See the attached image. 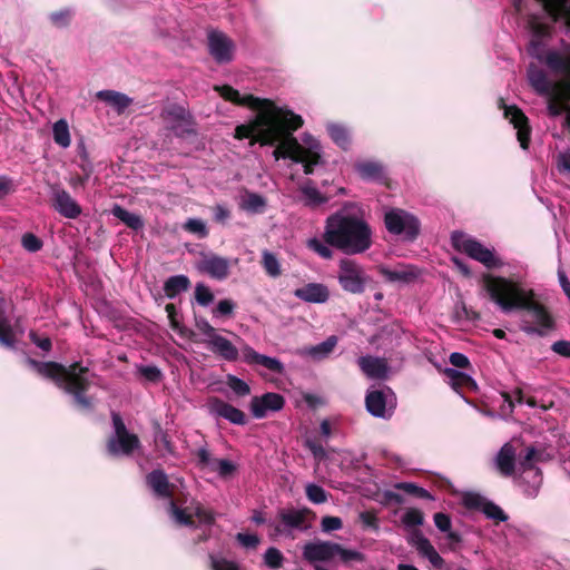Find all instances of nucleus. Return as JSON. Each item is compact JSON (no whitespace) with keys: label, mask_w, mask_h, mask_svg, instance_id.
Segmentation results:
<instances>
[{"label":"nucleus","mask_w":570,"mask_h":570,"mask_svg":"<svg viewBox=\"0 0 570 570\" xmlns=\"http://www.w3.org/2000/svg\"><path fill=\"white\" fill-rule=\"evenodd\" d=\"M548 98V112L552 117L560 116L564 111H567L566 102L559 97L558 89H556V94Z\"/></svg>","instance_id":"nucleus-52"},{"label":"nucleus","mask_w":570,"mask_h":570,"mask_svg":"<svg viewBox=\"0 0 570 570\" xmlns=\"http://www.w3.org/2000/svg\"><path fill=\"white\" fill-rule=\"evenodd\" d=\"M464 503L470 509L480 510L488 519L502 522L508 519L504 511L495 503L487 500L484 497L475 493H469L464 497Z\"/></svg>","instance_id":"nucleus-19"},{"label":"nucleus","mask_w":570,"mask_h":570,"mask_svg":"<svg viewBox=\"0 0 570 570\" xmlns=\"http://www.w3.org/2000/svg\"><path fill=\"white\" fill-rule=\"evenodd\" d=\"M184 229L190 234L197 235L199 238H205L208 235L206 223L199 218H189L184 224Z\"/></svg>","instance_id":"nucleus-49"},{"label":"nucleus","mask_w":570,"mask_h":570,"mask_svg":"<svg viewBox=\"0 0 570 570\" xmlns=\"http://www.w3.org/2000/svg\"><path fill=\"white\" fill-rule=\"evenodd\" d=\"M216 90L219 91L220 96L227 100L237 101L242 105L249 104V97L245 96L242 98V100H239L238 91L234 90L230 87H220V88L217 87Z\"/></svg>","instance_id":"nucleus-57"},{"label":"nucleus","mask_w":570,"mask_h":570,"mask_svg":"<svg viewBox=\"0 0 570 570\" xmlns=\"http://www.w3.org/2000/svg\"><path fill=\"white\" fill-rule=\"evenodd\" d=\"M97 98L111 106L118 114H122L132 102L130 97L115 90H100Z\"/></svg>","instance_id":"nucleus-37"},{"label":"nucleus","mask_w":570,"mask_h":570,"mask_svg":"<svg viewBox=\"0 0 570 570\" xmlns=\"http://www.w3.org/2000/svg\"><path fill=\"white\" fill-rule=\"evenodd\" d=\"M556 165L560 174L570 176V150L559 153Z\"/></svg>","instance_id":"nucleus-58"},{"label":"nucleus","mask_w":570,"mask_h":570,"mask_svg":"<svg viewBox=\"0 0 570 570\" xmlns=\"http://www.w3.org/2000/svg\"><path fill=\"white\" fill-rule=\"evenodd\" d=\"M412 543L417 552L425 559L429 560L431 566L438 570L444 567V560L432 546V543L421 533H415L412 538Z\"/></svg>","instance_id":"nucleus-27"},{"label":"nucleus","mask_w":570,"mask_h":570,"mask_svg":"<svg viewBox=\"0 0 570 570\" xmlns=\"http://www.w3.org/2000/svg\"><path fill=\"white\" fill-rule=\"evenodd\" d=\"M537 454V451L534 448H528L525 456L523 461L521 462L522 469H523V479L532 478L533 483L532 485L525 490L528 495L535 497L539 492V488L542 482L541 478V471L532 465V461L534 460V456Z\"/></svg>","instance_id":"nucleus-32"},{"label":"nucleus","mask_w":570,"mask_h":570,"mask_svg":"<svg viewBox=\"0 0 570 570\" xmlns=\"http://www.w3.org/2000/svg\"><path fill=\"white\" fill-rule=\"evenodd\" d=\"M302 194V200L304 205L316 208L323 204H326L331 199V195L322 194L312 183L307 180L299 187Z\"/></svg>","instance_id":"nucleus-36"},{"label":"nucleus","mask_w":570,"mask_h":570,"mask_svg":"<svg viewBox=\"0 0 570 570\" xmlns=\"http://www.w3.org/2000/svg\"><path fill=\"white\" fill-rule=\"evenodd\" d=\"M55 142L61 148H68L71 144L70 130L67 120L59 119L52 126Z\"/></svg>","instance_id":"nucleus-44"},{"label":"nucleus","mask_w":570,"mask_h":570,"mask_svg":"<svg viewBox=\"0 0 570 570\" xmlns=\"http://www.w3.org/2000/svg\"><path fill=\"white\" fill-rule=\"evenodd\" d=\"M165 128L176 136H185L193 131L190 114L179 105H169L160 114Z\"/></svg>","instance_id":"nucleus-12"},{"label":"nucleus","mask_w":570,"mask_h":570,"mask_svg":"<svg viewBox=\"0 0 570 570\" xmlns=\"http://www.w3.org/2000/svg\"><path fill=\"white\" fill-rule=\"evenodd\" d=\"M355 170L365 180H381L384 176L382 164L374 160H363L355 164Z\"/></svg>","instance_id":"nucleus-40"},{"label":"nucleus","mask_w":570,"mask_h":570,"mask_svg":"<svg viewBox=\"0 0 570 570\" xmlns=\"http://www.w3.org/2000/svg\"><path fill=\"white\" fill-rule=\"evenodd\" d=\"M264 561L269 568L277 569L282 566L283 554L278 549L269 548L264 554Z\"/></svg>","instance_id":"nucleus-54"},{"label":"nucleus","mask_w":570,"mask_h":570,"mask_svg":"<svg viewBox=\"0 0 570 570\" xmlns=\"http://www.w3.org/2000/svg\"><path fill=\"white\" fill-rule=\"evenodd\" d=\"M338 342L337 336L331 335L325 341L316 345L303 346L296 351L301 357L311 358L315 362H321L327 358L336 347Z\"/></svg>","instance_id":"nucleus-22"},{"label":"nucleus","mask_w":570,"mask_h":570,"mask_svg":"<svg viewBox=\"0 0 570 570\" xmlns=\"http://www.w3.org/2000/svg\"><path fill=\"white\" fill-rule=\"evenodd\" d=\"M311 511L308 509H285L279 512V523L276 531L282 534L293 535L295 531L305 532L311 529Z\"/></svg>","instance_id":"nucleus-13"},{"label":"nucleus","mask_w":570,"mask_h":570,"mask_svg":"<svg viewBox=\"0 0 570 570\" xmlns=\"http://www.w3.org/2000/svg\"><path fill=\"white\" fill-rule=\"evenodd\" d=\"M386 230L404 242H413L421 230L419 218L401 208H390L384 214Z\"/></svg>","instance_id":"nucleus-8"},{"label":"nucleus","mask_w":570,"mask_h":570,"mask_svg":"<svg viewBox=\"0 0 570 570\" xmlns=\"http://www.w3.org/2000/svg\"><path fill=\"white\" fill-rule=\"evenodd\" d=\"M338 543L331 541L308 542L303 548V558L309 563L328 562L335 559Z\"/></svg>","instance_id":"nucleus-15"},{"label":"nucleus","mask_w":570,"mask_h":570,"mask_svg":"<svg viewBox=\"0 0 570 570\" xmlns=\"http://www.w3.org/2000/svg\"><path fill=\"white\" fill-rule=\"evenodd\" d=\"M515 12L523 19L529 30V19H563L570 27V0H513Z\"/></svg>","instance_id":"nucleus-6"},{"label":"nucleus","mask_w":570,"mask_h":570,"mask_svg":"<svg viewBox=\"0 0 570 570\" xmlns=\"http://www.w3.org/2000/svg\"><path fill=\"white\" fill-rule=\"evenodd\" d=\"M451 240L455 249L481 263L487 268H497L503 265L493 248L484 246L481 242L462 232H454Z\"/></svg>","instance_id":"nucleus-7"},{"label":"nucleus","mask_w":570,"mask_h":570,"mask_svg":"<svg viewBox=\"0 0 570 570\" xmlns=\"http://www.w3.org/2000/svg\"><path fill=\"white\" fill-rule=\"evenodd\" d=\"M190 285V282L187 276L185 275H176L169 277L165 285L164 291L167 297L173 298L176 295H178L181 292H185L188 289Z\"/></svg>","instance_id":"nucleus-43"},{"label":"nucleus","mask_w":570,"mask_h":570,"mask_svg":"<svg viewBox=\"0 0 570 570\" xmlns=\"http://www.w3.org/2000/svg\"><path fill=\"white\" fill-rule=\"evenodd\" d=\"M294 296L306 303L324 304L330 298V289L322 283H308L296 288Z\"/></svg>","instance_id":"nucleus-23"},{"label":"nucleus","mask_w":570,"mask_h":570,"mask_svg":"<svg viewBox=\"0 0 570 570\" xmlns=\"http://www.w3.org/2000/svg\"><path fill=\"white\" fill-rule=\"evenodd\" d=\"M434 523L435 527L442 532H448L451 530V519L443 512H438L434 514Z\"/></svg>","instance_id":"nucleus-63"},{"label":"nucleus","mask_w":570,"mask_h":570,"mask_svg":"<svg viewBox=\"0 0 570 570\" xmlns=\"http://www.w3.org/2000/svg\"><path fill=\"white\" fill-rule=\"evenodd\" d=\"M357 364L361 371L370 379L383 380L387 376L389 365L384 358L365 355L358 357Z\"/></svg>","instance_id":"nucleus-25"},{"label":"nucleus","mask_w":570,"mask_h":570,"mask_svg":"<svg viewBox=\"0 0 570 570\" xmlns=\"http://www.w3.org/2000/svg\"><path fill=\"white\" fill-rule=\"evenodd\" d=\"M207 346L226 360H234L237 356L236 347L225 337L215 334L210 340H205Z\"/></svg>","instance_id":"nucleus-39"},{"label":"nucleus","mask_w":570,"mask_h":570,"mask_svg":"<svg viewBox=\"0 0 570 570\" xmlns=\"http://www.w3.org/2000/svg\"><path fill=\"white\" fill-rule=\"evenodd\" d=\"M500 108L504 111V117L513 125L517 129V137L522 149H527L530 139V128L528 126V118L524 114L515 106H507L502 99H500Z\"/></svg>","instance_id":"nucleus-16"},{"label":"nucleus","mask_w":570,"mask_h":570,"mask_svg":"<svg viewBox=\"0 0 570 570\" xmlns=\"http://www.w3.org/2000/svg\"><path fill=\"white\" fill-rule=\"evenodd\" d=\"M285 400L278 393L268 392L262 396L252 397V416L263 419L274 412L281 411Z\"/></svg>","instance_id":"nucleus-17"},{"label":"nucleus","mask_w":570,"mask_h":570,"mask_svg":"<svg viewBox=\"0 0 570 570\" xmlns=\"http://www.w3.org/2000/svg\"><path fill=\"white\" fill-rule=\"evenodd\" d=\"M551 350L560 356L570 357V342L560 340L552 344Z\"/></svg>","instance_id":"nucleus-64"},{"label":"nucleus","mask_w":570,"mask_h":570,"mask_svg":"<svg viewBox=\"0 0 570 570\" xmlns=\"http://www.w3.org/2000/svg\"><path fill=\"white\" fill-rule=\"evenodd\" d=\"M423 514L416 509L406 511L403 515V522L407 527H417L423 523Z\"/></svg>","instance_id":"nucleus-59"},{"label":"nucleus","mask_w":570,"mask_h":570,"mask_svg":"<svg viewBox=\"0 0 570 570\" xmlns=\"http://www.w3.org/2000/svg\"><path fill=\"white\" fill-rule=\"evenodd\" d=\"M53 206L62 216L76 218L81 214V208L77 202L63 189H55Z\"/></svg>","instance_id":"nucleus-31"},{"label":"nucleus","mask_w":570,"mask_h":570,"mask_svg":"<svg viewBox=\"0 0 570 570\" xmlns=\"http://www.w3.org/2000/svg\"><path fill=\"white\" fill-rule=\"evenodd\" d=\"M412 543L417 552L425 559L429 560L431 566L438 570L444 567V560L432 546V543L421 533H415L412 538Z\"/></svg>","instance_id":"nucleus-29"},{"label":"nucleus","mask_w":570,"mask_h":570,"mask_svg":"<svg viewBox=\"0 0 570 570\" xmlns=\"http://www.w3.org/2000/svg\"><path fill=\"white\" fill-rule=\"evenodd\" d=\"M305 491L307 499L315 504H321L327 501L326 491L315 483H308Z\"/></svg>","instance_id":"nucleus-50"},{"label":"nucleus","mask_w":570,"mask_h":570,"mask_svg":"<svg viewBox=\"0 0 570 570\" xmlns=\"http://www.w3.org/2000/svg\"><path fill=\"white\" fill-rule=\"evenodd\" d=\"M198 458L205 469L216 472L220 476H228L235 470V465L230 461L212 458L206 450H200L198 452Z\"/></svg>","instance_id":"nucleus-34"},{"label":"nucleus","mask_w":570,"mask_h":570,"mask_svg":"<svg viewBox=\"0 0 570 570\" xmlns=\"http://www.w3.org/2000/svg\"><path fill=\"white\" fill-rule=\"evenodd\" d=\"M380 274L390 283L410 284L419 276V271L411 265H397L393 268L381 266Z\"/></svg>","instance_id":"nucleus-24"},{"label":"nucleus","mask_w":570,"mask_h":570,"mask_svg":"<svg viewBox=\"0 0 570 570\" xmlns=\"http://www.w3.org/2000/svg\"><path fill=\"white\" fill-rule=\"evenodd\" d=\"M210 564L213 570H239L234 561L222 556H212Z\"/></svg>","instance_id":"nucleus-55"},{"label":"nucleus","mask_w":570,"mask_h":570,"mask_svg":"<svg viewBox=\"0 0 570 570\" xmlns=\"http://www.w3.org/2000/svg\"><path fill=\"white\" fill-rule=\"evenodd\" d=\"M342 525V520L338 517H324L321 522L324 532L340 530Z\"/></svg>","instance_id":"nucleus-62"},{"label":"nucleus","mask_w":570,"mask_h":570,"mask_svg":"<svg viewBox=\"0 0 570 570\" xmlns=\"http://www.w3.org/2000/svg\"><path fill=\"white\" fill-rule=\"evenodd\" d=\"M27 364L39 375L51 379L55 383L75 397L76 404L82 410H89L91 400L83 396L92 382V374L85 366L75 363L69 367L56 362H37L28 358Z\"/></svg>","instance_id":"nucleus-5"},{"label":"nucleus","mask_w":570,"mask_h":570,"mask_svg":"<svg viewBox=\"0 0 570 570\" xmlns=\"http://www.w3.org/2000/svg\"><path fill=\"white\" fill-rule=\"evenodd\" d=\"M395 404L396 397L390 387L368 391L365 397L366 410L375 417H391Z\"/></svg>","instance_id":"nucleus-11"},{"label":"nucleus","mask_w":570,"mask_h":570,"mask_svg":"<svg viewBox=\"0 0 570 570\" xmlns=\"http://www.w3.org/2000/svg\"><path fill=\"white\" fill-rule=\"evenodd\" d=\"M227 385L237 395H245L248 392L247 384L244 381H242L233 375L227 376Z\"/></svg>","instance_id":"nucleus-61"},{"label":"nucleus","mask_w":570,"mask_h":570,"mask_svg":"<svg viewBox=\"0 0 570 570\" xmlns=\"http://www.w3.org/2000/svg\"><path fill=\"white\" fill-rule=\"evenodd\" d=\"M337 281L341 287L351 294H362L368 282V276L362 265L353 259H341Z\"/></svg>","instance_id":"nucleus-9"},{"label":"nucleus","mask_w":570,"mask_h":570,"mask_svg":"<svg viewBox=\"0 0 570 570\" xmlns=\"http://www.w3.org/2000/svg\"><path fill=\"white\" fill-rule=\"evenodd\" d=\"M528 81L533 90L543 97H550L556 94L558 86L549 79L547 72L537 65L531 63L527 71Z\"/></svg>","instance_id":"nucleus-21"},{"label":"nucleus","mask_w":570,"mask_h":570,"mask_svg":"<svg viewBox=\"0 0 570 570\" xmlns=\"http://www.w3.org/2000/svg\"><path fill=\"white\" fill-rule=\"evenodd\" d=\"M396 489L403 490L407 494L415 495L422 499H432L429 491L415 485L414 483L403 482L395 485Z\"/></svg>","instance_id":"nucleus-53"},{"label":"nucleus","mask_w":570,"mask_h":570,"mask_svg":"<svg viewBox=\"0 0 570 570\" xmlns=\"http://www.w3.org/2000/svg\"><path fill=\"white\" fill-rule=\"evenodd\" d=\"M412 543L417 552L425 559L429 560L431 566L438 570L444 567V560L432 546V543L421 533H415L412 538Z\"/></svg>","instance_id":"nucleus-30"},{"label":"nucleus","mask_w":570,"mask_h":570,"mask_svg":"<svg viewBox=\"0 0 570 570\" xmlns=\"http://www.w3.org/2000/svg\"><path fill=\"white\" fill-rule=\"evenodd\" d=\"M14 343L16 331L7 318L0 317V344L6 347H13Z\"/></svg>","instance_id":"nucleus-48"},{"label":"nucleus","mask_w":570,"mask_h":570,"mask_svg":"<svg viewBox=\"0 0 570 570\" xmlns=\"http://www.w3.org/2000/svg\"><path fill=\"white\" fill-rule=\"evenodd\" d=\"M195 296H196L197 302L203 306L208 305L214 299V296H213L212 292L209 291V288L203 284H198L196 286Z\"/></svg>","instance_id":"nucleus-60"},{"label":"nucleus","mask_w":570,"mask_h":570,"mask_svg":"<svg viewBox=\"0 0 570 570\" xmlns=\"http://www.w3.org/2000/svg\"><path fill=\"white\" fill-rule=\"evenodd\" d=\"M252 146L259 142L273 148L275 160L289 159L302 164L305 174H312L321 163V144L309 134H304L302 142L294 132L299 129L303 118L286 107H278L272 100L252 95Z\"/></svg>","instance_id":"nucleus-1"},{"label":"nucleus","mask_w":570,"mask_h":570,"mask_svg":"<svg viewBox=\"0 0 570 570\" xmlns=\"http://www.w3.org/2000/svg\"><path fill=\"white\" fill-rule=\"evenodd\" d=\"M21 243L23 248L31 253L38 252L42 247V242L31 233L24 234Z\"/></svg>","instance_id":"nucleus-56"},{"label":"nucleus","mask_w":570,"mask_h":570,"mask_svg":"<svg viewBox=\"0 0 570 570\" xmlns=\"http://www.w3.org/2000/svg\"><path fill=\"white\" fill-rule=\"evenodd\" d=\"M324 239L346 255L368 250L373 244V230L365 218L364 208L358 203H344L326 218Z\"/></svg>","instance_id":"nucleus-3"},{"label":"nucleus","mask_w":570,"mask_h":570,"mask_svg":"<svg viewBox=\"0 0 570 570\" xmlns=\"http://www.w3.org/2000/svg\"><path fill=\"white\" fill-rule=\"evenodd\" d=\"M331 139L342 149H347L351 145L350 131L340 124L330 122L326 126Z\"/></svg>","instance_id":"nucleus-42"},{"label":"nucleus","mask_w":570,"mask_h":570,"mask_svg":"<svg viewBox=\"0 0 570 570\" xmlns=\"http://www.w3.org/2000/svg\"><path fill=\"white\" fill-rule=\"evenodd\" d=\"M284 370V364L278 358L252 350V371H255L265 380H273L275 375H282Z\"/></svg>","instance_id":"nucleus-18"},{"label":"nucleus","mask_w":570,"mask_h":570,"mask_svg":"<svg viewBox=\"0 0 570 570\" xmlns=\"http://www.w3.org/2000/svg\"><path fill=\"white\" fill-rule=\"evenodd\" d=\"M111 212L115 217L132 229H140L144 226L142 219L139 215L130 213L119 205L114 206Z\"/></svg>","instance_id":"nucleus-45"},{"label":"nucleus","mask_w":570,"mask_h":570,"mask_svg":"<svg viewBox=\"0 0 570 570\" xmlns=\"http://www.w3.org/2000/svg\"><path fill=\"white\" fill-rule=\"evenodd\" d=\"M209 412L218 417H223L234 424H244L245 414L238 409L220 401L218 399H210L207 403Z\"/></svg>","instance_id":"nucleus-26"},{"label":"nucleus","mask_w":570,"mask_h":570,"mask_svg":"<svg viewBox=\"0 0 570 570\" xmlns=\"http://www.w3.org/2000/svg\"><path fill=\"white\" fill-rule=\"evenodd\" d=\"M556 20L529 19V53L549 69L570 80V45L561 42L559 48H551V26Z\"/></svg>","instance_id":"nucleus-4"},{"label":"nucleus","mask_w":570,"mask_h":570,"mask_svg":"<svg viewBox=\"0 0 570 570\" xmlns=\"http://www.w3.org/2000/svg\"><path fill=\"white\" fill-rule=\"evenodd\" d=\"M482 289L501 312L523 311L521 330L527 334L543 335L552 328L553 321L546 307L534 299V292L511 278L484 274Z\"/></svg>","instance_id":"nucleus-2"},{"label":"nucleus","mask_w":570,"mask_h":570,"mask_svg":"<svg viewBox=\"0 0 570 570\" xmlns=\"http://www.w3.org/2000/svg\"><path fill=\"white\" fill-rule=\"evenodd\" d=\"M208 48L210 56L219 63L229 62L234 57V42L220 31L209 32Z\"/></svg>","instance_id":"nucleus-14"},{"label":"nucleus","mask_w":570,"mask_h":570,"mask_svg":"<svg viewBox=\"0 0 570 570\" xmlns=\"http://www.w3.org/2000/svg\"><path fill=\"white\" fill-rule=\"evenodd\" d=\"M306 246L308 249L317 254L320 257L324 259H331L333 257L332 245L327 244L325 239H320L317 237H313L307 239Z\"/></svg>","instance_id":"nucleus-47"},{"label":"nucleus","mask_w":570,"mask_h":570,"mask_svg":"<svg viewBox=\"0 0 570 570\" xmlns=\"http://www.w3.org/2000/svg\"><path fill=\"white\" fill-rule=\"evenodd\" d=\"M443 373L448 383L455 392L461 393L463 390H476V383L469 374L452 367H446Z\"/></svg>","instance_id":"nucleus-35"},{"label":"nucleus","mask_w":570,"mask_h":570,"mask_svg":"<svg viewBox=\"0 0 570 570\" xmlns=\"http://www.w3.org/2000/svg\"><path fill=\"white\" fill-rule=\"evenodd\" d=\"M514 450L511 445L504 444L497 456L498 469L504 475H511L514 471Z\"/></svg>","instance_id":"nucleus-41"},{"label":"nucleus","mask_w":570,"mask_h":570,"mask_svg":"<svg viewBox=\"0 0 570 570\" xmlns=\"http://www.w3.org/2000/svg\"><path fill=\"white\" fill-rule=\"evenodd\" d=\"M335 558H338L344 563L364 561V556L360 551L345 549L341 544H338V550L335 552Z\"/></svg>","instance_id":"nucleus-51"},{"label":"nucleus","mask_w":570,"mask_h":570,"mask_svg":"<svg viewBox=\"0 0 570 570\" xmlns=\"http://www.w3.org/2000/svg\"><path fill=\"white\" fill-rule=\"evenodd\" d=\"M169 511L173 519L183 525H193V518L196 517L199 522L209 523L213 521L210 512L203 509L200 505L188 507L186 509H179L173 501L169 503Z\"/></svg>","instance_id":"nucleus-20"},{"label":"nucleus","mask_w":570,"mask_h":570,"mask_svg":"<svg viewBox=\"0 0 570 570\" xmlns=\"http://www.w3.org/2000/svg\"><path fill=\"white\" fill-rule=\"evenodd\" d=\"M412 543L417 552L425 559L429 560L431 566L438 570L444 567V560L432 546V543L421 533H415L412 538Z\"/></svg>","instance_id":"nucleus-28"},{"label":"nucleus","mask_w":570,"mask_h":570,"mask_svg":"<svg viewBox=\"0 0 570 570\" xmlns=\"http://www.w3.org/2000/svg\"><path fill=\"white\" fill-rule=\"evenodd\" d=\"M198 268L200 272L214 278L223 279L228 275L229 265L227 259L216 255H209L205 256L199 262Z\"/></svg>","instance_id":"nucleus-33"},{"label":"nucleus","mask_w":570,"mask_h":570,"mask_svg":"<svg viewBox=\"0 0 570 570\" xmlns=\"http://www.w3.org/2000/svg\"><path fill=\"white\" fill-rule=\"evenodd\" d=\"M147 482L155 494L163 498H169L174 492V484L168 482L167 475L163 471H154L147 476Z\"/></svg>","instance_id":"nucleus-38"},{"label":"nucleus","mask_w":570,"mask_h":570,"mask_svg":"<svg viewBox=\"0 0 570 570\" xmlns=\"http://www.w3.org/2000/svg\"><path fill=\"white\" fill-rule=\"evenodd\" d=\"M115 435L108 442V451L112 455H129L139 445V440L135 434L129 433L119 416L112 414Z\"/></svg>","instance_id":"nucleus-10"},{"label":"nucleus","mask_w":570,"mask_h":570,"mask_svg":"<svg viewBox=\"0 0 570 570\" xmlns=\"http://www.w3.org/2000/svg\"><path fill=\"white\" fill-rule=\"evenodd\" d=\"M262 264L269 277L277 278L282 275L281 263L273 253L265 250L263 253Z\"/></svg>","instance_id":"nucleus-46"}]
</instances>
